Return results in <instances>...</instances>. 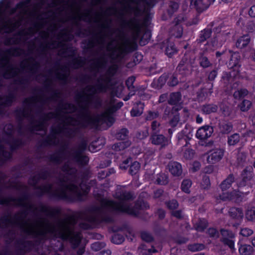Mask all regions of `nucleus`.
Listing matches in <instances>:
<instances>
[{"mask_svg": "<svg viewBox=\"0 0 255 255\" xmlns=\"http://www.w3.org/2000/svg\"><path fill=\"white\" fill-rule=\"evenodd\" d=\"M113 86L112 78L111 76L105 75L101 76L97 80V83L94 86H88L86 90L90 93L87 96H85L82 93H78L76 95V99L80 100L84 105L93 104L95 106H100V99L95 96V94L104 93L110 90Z\"/></svg>", "mask_w": 255, "mask_h": 255, "instance_id": "f257e3e1", "label": "nucleus"}, {"mask_svg": "<svg viewBox=\"0 0 255 255\" xmlns=\"http://www.w3.org/2000/svg\"><path fill=\"white\" fill-rule=\"evenodd\" d=\"M91 104H88L80 107V118L81 119L79 121L71 116L64 117L65 120L69 124L75 122L76 125L83 128H87L88 126L97 127L100 123H109L111 125L114 124L115 122L114 118L110 114L107 113L91 116L88 107Z\"/></svg>", "mask_w": 255, "mask_h": 255, "instance_id": "f03ea898", "label": "nucleus"}, {"mask_svg": "<svg viewBox=\"0 0 255 255\" xmlns=\"http://www.w3.org/2000/svg\"><path fill=\"white\" fill-rule=\"evenodd\" d=\"M60 188L50 193L51 199L71 203L84 201L85 196L77 185L74 183L65 184L63 179H60Z\"/></svg>", "mask_w": 255, "mask_h": 255, "instance_id": "7ed1b4c3", "label": "nucleus"}, {"mask_svg": "<svg viewBox=\"0 0 255 255\" xmlns=\"http://www.w3.org/2000/svg\"><path fill=\"white\" fill-rule=\"evenodd\" d=\"M116 198L119 202L109 200L104 202V205L109 207L112 211L117 214L121 213L126 214L134 217H137L138 212L129 205L124 203V201L131 200L133 199L132 194L130 192L120 191L116 194Z\"/></svg>", "mask_w": 255, "mask_h": 255, "instance_id": "20e7f679", "label": "nucleus"}, {"mask_svg": "<svg viewBox=\"0 0 255 255\" xmlns=\"http://www.w3.org/2000/svg\"><path fill=\"white\" fill-rule=\"evenodd\" d=\"M39 110L37 111V113L41 114L39 120L31 122L27 128V130L31 133H33L34 131L45 130L47 126V122L51 119L57 118L58 116H60V113L62 112L61 110H73L75 111L76 107L72 103L61 102L59 104L56 113L51 112L44 113L42 112V109L41 108L39 107Z\"/></svg>", "mask_w": 255, "mask_h": 255, "instance_id": "39448f33", "label": "nucleus"}, {"mask_svg": "<svg viewBox=\"0 0 255 255\" xmlns=\"http://www.w3.org/2000/svg\"><path fill=\"white\" fill-rule=\"evenodd\" d=\"M24 50L20 47H12L6 49L1 54V58L0 59V67H6V69L3 73V77L5 79H9L16 76V68L9 61L11 56H19L24 54Z\"/></svg>", "mask_w": 255, "mask_h": 255, "instance_id": "423d86ee", "label": "nucleus"}, {"mask_svg": "<svg viewBox=\"0 0 255 255\" xmlns=\"http://www.w3.org/2000/svg\"><path fill=\"white\" fill-rule=\"evenodd\" d=\"M234 182V177L232 174L229 175L228 177L224 180L220 184V187L223 191V193L219 195V198L223 201L231 200L234 199V196H236V202H242L247 200L246 196L247 193H242L240 192L234 191L231 193L225 192L230 188L232 184Z\"/></svg>", "mask_w": 255, "mask_h": 255, "instance_id": "0eeeda50", "label": "nucleus"}, {"mask_svg": "<svg viewBox=\"0 0 255 255\" xmlns=\"http://www.w3.org/2000/svg\"><path fill=\"white\" fill-rule=\"evenodd\" d=\"M78 128H65L57 126L56 128H51L50 134L40 141V146L46 147L52 144H55V140L56 139V134L63 133L68 137H73L78 132Z\"/></svg>", "mask_w": 255, "mask_h": 255, "instance_id": "6e6552de", "label": "nucleus"}, {"mask_svg": "<svg viewBox=\"0 0 255 255\" xmlns=\"http://www.w3.org/2000/svg\"><path fill=\"white\" fill-rule=\"evenodd\" d=\"M137 48V45L135 40L125 38L123 47L113 49L110 58L112 60L121 59L125 55L136 50Z\"/></svg>", "mask_w": 255, "mask_h": 255, "instance_id": "1a4fd4ad", "label": "nucleus"}, {"mask_svg": "<svg viewBox=\"0 0 255 255\" xmlns=\"http://www.w3.org/2000/svg\"><path fill=\"white\" fill-rule=\"evenodd\" d=\"M30 0H23L18 2L14 7H11V2L9 0H2L0 1V22H2L3 24H7L6 22L9 18L8 17H2L3 14V9H9V14H14L17 9H23L27 7L28 4L30 3Z\"/></svg>", "mask_w": 255, "mask_h": 255, "instance_id": "9d476101", "label": "nucleus"}, {"mask_svg": "<svg viewBox=\"0 0 255 255\" xmlns=\"http://www.w3.org/2000/svg\"><path fill=\"white\" fill-rule=\"evenodd\" d=\"M191 132V129H189L188 133L185 129H183L178 132L177 135L178 144H183L182 146V150L184 151L183 156L185 159L189 160L191 159V147L190 143L191 138L189 136Z\"/></svg>", "mask_w": 255, "mask_h": 255, "instance_id": "9b49d317", "label": "nucleus"}, {"mask_svg": "<svg viewBox=\"0 0 255 255\" xmlns=\"http://www.w3.org/2000/svg\"><path fill=\"white\" fill-rule=\"evenodd\" d=\"M58 236L63 241L68 240L74 248L79 246L82 239L80 233L73 234V231L68 227H65L64 231L58 232Z\"/></svg>", "mask_w": 255, "mask_h": 255, "instance_id": "f8f14e48", "label": "nucleus"}, {"mask_svg": "<svg viewBox=\"0 0 255 255\" xmlns=\"http://www.w3.org/2000/svg\"><path fill=\"white\" fill-rule=\"evenodd\" d=\"M86 148L87 143L85 141H82L79 144L76 150L72 153L74 160L81 166L87 165L89 161V157L83 154Z\"/></svg>", "mask_w": 255, "mask_h": 255, "instance_id": "ddd939ff", "label": "nucleus"}, {"mask_svg": "<svg viewBox=\"0 0 255 255\" xmlns=\"http://www.w3.org/2000/svg\"><path fill=\"white\" fill-rule=\"evenodd\" d=\"M27 215L26 211H22L15 214L12 218L11 214L8 213L0 219V227H7L8 225H18L19 222L22 221Z\"/></svg>", "mask_w": 255, "mask_h": 255, "instance_id": "4468645a", "label": "nucleus"}, {"mask_svg": "<svg viewBox=\"0 0 255 255\" xmlns=\"http://www.w3.org/2000/svg\"><path fill=\"white\" fill-rule=\"evenodd\" d=\"M40 178L37 174L30 177L28 179V184L38 190L36 192V194L38 197H41L45 194H47L50 197L51 193H52V185L51 184H47L41 186H36L37 184L40 180Z\"/></svg>", "mask_w": 255, "mask_h": 255, "instance_id": "2eb2a0df", "label": "nucleus"}, {"mask_svg": "<svg viewBox=\"0 0 255 255\" xmlns=\"http://www.w3.org/2000/svg\"><path fill=\"white\" fill-rule=\"evenodd\" d=\"M181 109V107L180 106H174L173 107L167 106L164 108V118L173 116L169 122V124L171 128H175L178 125L179 121L178 111Z\"/></svg>", "mask_w": 255, "mask_h": 255, "instance_id": "dca6fc26", "label": "nucleus"}, {"mask_svg": "<svg viewBox=\"0 0 255 255\" xmlns=\"http://www.w3.org/2000/svg\"><path fill=\"white\" fill-rule=\"evenodd\" d=\"M38 240L29 241L24 239H19L16 242V244L18 246V250L22 253L30 252L32 249H35L39 245Z\"/></svg>", "mask_w": 255, "mask_h": 255, "instance_id": "f3484780", "label": "nucleus"}, {"mask_svg": "<svg viewBox=\"0 0 255 255\" xmlns=\"http://www.w3.org/2000/svg\"><path fill=\"white\" fill-rule=\"evenodd\" d=\"M215 0H192V3L198 13L206 9ZM200 20L199 14H197L196 17L192 19V24H197Z\"/></svg>", "mask_w": 255, "mask_h": 255, "instance_id": "a211bd4d", "label": "nucleus"}, {"mask_svg": "<svg viewBox=\"0 0 255 255\" xmlns=\"http://www.w3.org/2000/svg\"><path fill=\"white\" fill-rule=\"evenodd\" d=\"M16 100V95L14 91H10L7 95L0 96V115L4 114L3 108L11 107Z\"/></svg>", "mask_w": 255, "mask_h": 255, "instance_id": "6ab92c4d", "label": "nucleus"}, {"mask_svg": "<svg viewBox=\"0 0 255 255\" xmlns=\"http://www.w3.org/2000/svg\"><path fill=\"white\" fill-rule=\"evenodd\" d=\"M222 28V26H221L219 28L220 30H218L219 28H216V31L218 33L212 40V43L214 47H219L222 46L223 44L227 40L228 34H230V31L221 30Z\"/></svg>", "mask_w": 255, "mask_h": 255, "instance_id": "aec40b11", "label": "nucleus"}, {"mask_svg": "<svg viewBox=\"0 0 255 255\" xmlns=\"http://www.w3.org/2000/svg\"><path fill=\"white\" fill-rule=\"evenodd\" d=\"M221 234L222 235L221 241L232 250H235V234L231 231L226 229H221Z\"/></svg>", "mask_w": 255, "mask_h": 255, "instance_id": "412c9836", "label": "nucleus"}, {"mask_svg": "<svg viewBox=\"0 0 255 255\" xmlns=\"http://www.w3.org/2000/svg\"><path fill=\"white\" fill-rule=\"evenodd\" d=\"M68 148V144L66 142H64L61 145V148L58 151L49 156V160L56 164H60L63 159V157L65 154L66 150Z\"/></svg>", "mask_w": 255, "mask_h": 255, "instance_id": "4be33fe9", "label": "nucleus"}, {"mask_svg": "<svg viewBox=\"0 0 255 255\" xmlns=\"http://www.w3.org/2000/svg\"><path fill=\"white\" fill-rule=\"evenodd\" d=\"M207 157L208 163L215 164L220 161L224 155V150L220 148L211 150L208 153Z\"/></svg>", "mask_w": 255, "mask_h": 255, "instance_id": "5701e85b", "label": "nucleus"}, {"mask_svg": "<svg viewBox=\"0 0 255 255\" xmlns=\"http://www.w3.org/2000/svg\"><path fill=\"white\" fill-rule=\"evenodd\" d=\"M39 211L52 218L59 217L61 214V209L59 207H52L43 204L40 205Z\"/></svg>", "mask_w": 255, "mask_h": 255, "instance_id": "b1692460", "label": "nucleus"}, {"mask_svg": "<svg viewBox=\"0 0 255 255\" xmlns=\"http://www.w3.org/2000/svg\"><path fill=\"white\" fill-rule=\"evenodd\" d=\"M7 24H1L0 25V33L2 31L5 33H10L13 31L19 25L18 21H16L14 18H8L6 22Z\"/></svg>", "mask_w": 255, "mask_h": 255, "instance_id": "393cba45", "label": "nucleus"}, {"mask_svg": "<svg viewBox=\"0 0 255 255\" xmlns=\"http://www.w3.org/2000/svg\"><path fill=\"white\" fill-rule=\"evenodd\" d=\"M213 132L212 127L209 126H203L198 129L196 136L201 140L205 139L210 137Z\"/></svg>", "mask_w": 255, "mask_h": 255, "instance_id": "a878e982", "label": "nucleus"}, {"mask_svg": "<svg viewBox=\"0 0 255 255\" xmlns=\"http://www.w3.org/2000/svg\"><path fill=\"white\" fill-rule=\"evenodd\" d=\"M87 220L92 224H100L103 223H112L114 222V219L109 215H105L99 218L98 216H89L87 218Z\"/></svg>", "mask_w": 255, "mask_h": 255, "instance_id": "bb28decb", "label": "nucleus"}, {"mask_svg": "<svg viewBox=\"0 0 255 255\" xmlns=\"http://www.w3.org/2000/svg\"><path fill=\"white\" fill-rule=\"evenodd\" d=\"M168 169L170 173L174 176H179L182 173L181 163L177 161H170L168 165Z\"/></svg>", "mask_w": 255, "mask_h": 255, "instance_id": "cd10ccee", "label": "nucleus"}, {"mask_svg": "<svg viewBox=\"0 0 255 255\" xmlns=\"http://www.w3.org/2000/svg\"><path fill=\"white\" fill-rule=\"evenodd\" d=\"M44 89L47 91H51L52 93L51 96L49 98L42 101L43 103H46L48 101L56 100L59 98L61 95V93L59 91L57 90H53L52 89L51 87V83L49 80H47L46 81L45 84L44 85Z\"/></svg>", "mask_w": 255, "mask_h": 255, "instance_id": "c85d7f7f", "label": "nucleus"}, {"mask_svg": "<svg viewBox=\"0 0 255 255\" xmlns=\"http://www.w3.org/2000/svg\"><path fill=\"white\" fill-rule=\"evenodd\" d=\"M151 142L154 145H160L162 147L167 145V139L162 134H157L155 133L151 135L150 137Z\"/></svg>", "mask_w": 255, "mask_h": 255, "instance_id": "c756f323", "label": "nucleus"}, {"mask_svg": "<svg viewBox=\"0 0 255 255\" xmlns=\"http://www.w3.org/2000/svg\"><path fill=\"white\" fill-rule=\"evenodd\" d=\"M181 100V94L180 92H172L170 93L169 98L168 100V103L169 105V107H173L174 106H181L179 105L180 101ZM168 106L166 105L165 108Z\"/></svg>", "mask_w": 255, "mask_h": 255, "instance_id": "7c9ffc66", "label": "nucleus"}, {"mask_svg": "<svg viewBox=\"0 0 255 255\" xmlns=\"http://www.w3.org/2000/svg\"><path fill=\"white\" fill-rule=\"evenodd\" d=\"M11 141H7V143L9 145L11 151H14L24 145V142L22 139L16 138L13 137L10 138Z\"/></svg>", "mask_w": 255, "mask_h": 255, "instance_id": "2f4dec72", "label": "nucleus"}, {"mask_svg": "<svg viewBox=\"0 0 255 255\" xmlns=\"http://www.w3.org/2000/svg\"><path fill=\"white\" fill-rule=\"evenodd\" d=\"M178 50L174 42L169 41H167V45L165 48V54L169 58H171Z\"/></svg>", "mask_w": 255, "mask_h": 255, "instance_id": "473e14b6", "label": "nucleus"}, {"mask_svg": "<svg viewBox=\"0 0 255 255\" xmlns=\"http://www.w3.org/2000/svg\"><path fill=\"white\" fill-rule=\"evenodd\" d=\"M251 38L249 35H244L241 36L237 41L236 45L237 47L242 49L246 47L250 42Z\"/></svg>", "mask_w": 255, "mask_h": 255, "instance_id": "72a5a7b5", "label": "nucleus"}, {"mask_svg": "<svg viewBox=\"0 0 255 255\" xmlns=\"http://www.w3.org/2000/svg\"><path fill=\"white\" fill-rule=\"evenodd\" d=\"M86 59L84 57H78L74 58L72 61L70 62L68 65L69 67H72L74 69H78L81 67L85 64Z\"/></svg>", "mask_w": 255, "mask_h": 255, "instance_id": "f704fd0d", "label": "nucleus"}, {"mask_svg": "<svg viewBox=\"0 0 255 255\" xmlns=\"http://www.w3.org/2000/svg\"><path fill=\"white\" fill-rule=\"evenodd\" d=\"M220 131L223 134H228L233 129L232 123L226 121L221 122L219 125Z\"/></svg>", "mask_w": 255, "mask_h": 255, "instance_id": "c9c22d12", "label": "nucleus"}, {"mask_svg": "<svg viewBox=\"0 0 255 255\" xmlns=\"http://www.w3.org/2000/svg\"><path fill=\"white\" fill-rule=\"evenodd\" d=\"M229 65L232 68H239L241 66L240 55L238 53H234L232 54Z\"/></svg>", "mask_w": 255, "mask_h": 255, "instance_id": "e433bc0d", "label": "nucleus"}, {"mask_svg": "<svg viewBox=\"0 0 255 255\" xmlns=\"http://www.w3.org/2000/svg\"><path fill=\"white\" fill-rule=\"evenodd\" d=\"M63 73H58L56 74V78L65 83L67 82L68 78L69 76V68L67 66H64L61 68Z\"/></svg>", "mask_w": 255, "mask_h": 255, "instance_id": "4c0bfd02", "label": "nucleus"}, {"mask_svg": "<svg viewBox=\"0 0 255 255\" xmlns=\"http://www.w3.org/2000/svg\"><path fill=\"white\" fill-rule=\"evenodd\" d=\"M229 214L232 218L234 219H242L244 216L242 210L241 208L236 207L230 209Z\"/></svg>", "mask_w": 255, "mask_h": 255, "instance_id": "58836bf2", "label": "nucleus"}, {"mask_svg": "<svg viewBox=\"0 0 255 255\" xmlns=\"http://www.w3.org/2000/svg\"><path fill=\"white\" fill-rule=\"evenodd\" d=\"M218 109V107L217 105L213 104H209L203 105L202 107V111L206 114H210L212 113L216 112Z\"/></svg>", "mask_w": 255, "mask_h": 255, "instance_id": "ea45409f", "label": "nucleus"}, {"mask_svg": "<svg viewBox=\"0 0 255 255\" xmlns=\"http://www.w3.org/2000/svg\"><path fill=\"white\" fill-rule=\"evenodd\" d=\"M139 20L135 18H132L129 21L123 19L122 20V25L124 27H130L132 26L137 27L139 26Z\"/></svg>", "mask_w": 255, "mask_h": 255, "instance_id": "a19ab883", "label": "nucleus"}, {"mask_svg": "<svg viewBox=\"0 0 255 255\" xmlns=\"http://www.w3.org/2000/svg\"><path fill=\"white\" fill-rule=\"evenodd\" d=\"M249 91L246 89H240L236 91L234 94V98L236 100H242L249 95Z\"/></svg>", "mask_w": 255, "mask_h": 255, "instance_id": "79ce46f5", "label": "nucleus"}, {"mask_svg": "<svg viewBox=\"0 0 255 255\" xmlns=\"http://www.w3.org/2000/svg\"><path fill=\"white\" fill-rule=\"evenodd\" d=\"M190 64L191 63V57L190 55H188L187 53H185L181 61L180 62L179 64H178L177 69L180 72L181 69H183V70H185V67L184 65L185 64Z\"/></svg>", "mask_w": 255, "mask_h": 255, "instance_id": "37998d69", "label": "nucleus"}, {"mask_svg": "<svg viewBox=\"0 0 255 255\" xmlns=\"http://www.w3.org/2000/svg\"><path fill=\"white\" fill-rule=\"evenodd\" d=\"M253 248L249 245H241L239 249V251L242 255H251L253 252Z\"/></svg>", "mask_w": 255, "mask_h": 255, "instance_id": "c03bdc74", "label": "nucleus"}, {"mask_svg": "<svg viewBox=\"0 0 255 255\" xmlns=\"http://www.w3.org/2000/svg\"><path fill=\"white\" fill-rule=\"evenodd\" d=\"M241 136L239 133H234L228 137V144L230 146L236 145L240 141Z\"/></svg>", "mask_w": 255, "mask_h": 255, "instance_id": "a18cd8bd", "label": "nucleus"}, {"mask_svg": "<svg viewBox=\"0 0 255 255\" xmlns=\"http://www.w3.org/2000/svg\"><path fill=\"white\" fill-rule=\"evenodd\" d=\"M61 171L69 175H73L76 174L77 170L75 168L72 167L68 163L64 164L61 168Z\"/></svg>", "mask_w": 255, "mask_h": 255, "instance_id": "49530a36", "label": "nucleus"}, {"mask_svg": "<svg viewBox=\"0 0 255 255\" xmlns=\"http://www.w3.org/2000/svg\"><path fill=\"white\" fill-rule=\"evenodd\" d=\"M29 60L34 61V62L32 63L31 65H30V66L28 65H23L22 64H21L20 65V67L22 69H23L24 68H26L27 69L30 70L31 71L32 73L33 74L37 71V70L39 68V63L36 61H35L34 59L32 57L29 58Z\"/></svg>", "mask_w": 255, "mask_h": 255, "instance_id": "de8ad7c7", "label": "nucleus"}, {"mask_svg": "<svg viewBox=\"0 0 255 255\" xmlns=\"http://www.w3.org/2000/svg\"><path fill=\"white\" fill-rule=\"evenodd\" d=\"M128 130L126 128L121 129L116 134V138L120 140H128Z\"/></svg>", "mask_w": 255, "mask_h": 255, "instance_id": "09e8293b", "label": "nucleus"}, {"mask_svg": "<svg viewBox=\"0 0 255 255\" xmlns=\"http://www.w3.org/2000/svg\"><path fill=\"white\" fill-rule=\"evenodd\" d=\"M151 37V32L148 29H145L140 39V43L144 45L148 43Z\"/></svg>", "mask_w": 255, "mask_h": 255, "instance_id": "8fccbe9b", "label": "nucleus"}, {"mask_svg": "<svg viewBox=\"0 0 255 255\" xmlns=\"http://www.w3.org/2000/svg\"><path fill=\"white\" fill-rule=\"evenodd\" d=\"M130 144L129 140H122L115 144L114 148L117 150H122L129 147Z\"/></svg>", "mask_w": 255, "mask_h": 255, "instance_id": "3c124183", "label": "nucleus"}, {"mask_svg": "<svg viewBox=\"0 0 255 255\" xmlns=\"http://www.w3.org/2000/svg\"><path fill=\"white\" fill-rule=\"evenodd\" d=\"M125 240L124 236L120 233H115L112 237L111 242L117 245L122 244Z\"/></svg>", "mask_w": 255, "mask_h": 255, "instance_id": "603ef678", "label": "nucleus"}, {"mask_svg": "<svg viewBox=\"0 0 255 255\" xmlns=\"http://www.w3.org/2000/svg\"><path fill=\"white\" fill-rule=\"evenodd\" d=\"M252 105V102L248 100L244 99L238 105V107L242 112H247Z\"/></svg>", "mask_w": 255, "mask_h": 255, "instance_id": "864d4df0", "label": "nucleus"}, {"mask_svg": "<svg viewBox=\"0 0 255 255\" xmlns=\"http://www.w3.org/2000/svg\"><path fill=\"white\" fill-rule=\"evenodd\" d=\"M155 182L158 185H165L168 182V178L164 173H159L157 174Z\"/></svg>", "mask_w": 255, "mask_h": 255, "instance_id": "5fc2aeb1", "label": "nucleus"}, {"mask_svg": "<svg viewBox=\"0 0 255 255\" xmlns=\"http://www.w3.org/2000/svg\"><path fill=\"white\" fill-rule=\"evenodd\" d=\"M247 155L243 151H241V149H238V152L237 155V162L239 166H243L246 161Z\"/></svg>", "mask_w": 255, "mask_h": 255, "instance_id": "6e6d98bb", "label": "nucleus"}, {"mask_svg": "<svg viewBox=\"0 0 255 255\" xmlns=\"http://www.w3.org/2000/svg\"><path fill=\"white\" fill-rule=\"evenodd\" d=\"M23 232L28 235H33L34 237L40 239H43L46 236V232L43 231L38 232H35L30 230H25L23 231Z\"/></svg>", "mask_w": 255, "mask_h": 255, "instance_id": "4d7b16f0", "label": "nucleus"}, {"mask_svg": "<svg viewBox=\"0 0 255 255\" xmlns=\"http://www.w3.org/2000/svg\"><path fill=\"white\" fill-rule=\"evenodd\" d=\"M140 236L141 240L146 243H151L154 241V238L151 234L147 231H141Z\"/></svg>", "mask_w": 255, "mask_h": 255, "instance_id": "13d9d810", "label": "nucleus"}, {"mask_svg": "<svg viewBox=\"0 0 255 255\" xmlns=\"http://www.w3.org/2000/svg\"><path fill=\"white\" fill-rule=\"evenodd\" d=\"M140 168V163L137 161H134L129 166L128 173L132 176L134 175L138 172Z\"/></svg>", "mask_w": 255, "mask_h": 255, "instance_id": "bf43d9fd", "label": "nucleus"}, {"mask_svg": "<svg viewBox=\"0 0 255 255\" xmlns=\"http://www.w3.org/2000/svg\"><path fill=\"white\" fill-rule=\"evenodd\" d=\"M212 33V31L210 28H206L201 31L200 38L198 39L199 42H202L205 41L208 38H209Z\"/></svg>", "mask_w": 255, "mask_h": 255, "instance_id": "052dcab7", "label": "nucleus"}, {"mask_svg": "<svg viewBox=\"0 0 255 255\" xmlns=\"http://www.w3.org/2000/svg\"><path fill=\"white\" fill-rule=\"evenodd\" d=\"M15 114L16 119L19 122L22 121V118H26L29 116L28 112L25 109L16 110L15 111Z\"/></svg>", "mask_w": 255, "mask_h": 255, "instance_id": "680f3d73", "label": "nucleus"}, {"mask_svg": "<svg viewBox=\"0 0 255 255\" xmlns=\"http://www.w3.org/2000/svg\"><path fill=\"white\" fill-rule=\"evenodd\" d=\"M133 208L138 212L137 210L148 209L149 208V205L147 202L144 201H136Z\"/></svg>", "mask_w": 255, "mask_h": 255, "instance_id": "e2e57ef3", "label": "nucleus"}, {"mask_svg": "<svg viewBox=\"0 0 255 255\" xmlns=\"http://www.w3.org/2000/svg\"><path fill=\"white\" fill-rule=\"evenodd\" d=\"M191 186V180L189 179H184L181 183V188L182 190L186 193L190 192V187Z\"/></svg>", "mask_w": 255, "mask_h": 255, "instance_id": "0e129e2a", "label": "nucleus"}, {"mask_svg": "<svg viewBox=\"0 0 255 255\" xmlns=\"http://www.w3.org/2000/svg\"><path fill=\"white\" fill-rule=\"evenodd\" d=\"M176 25L173 27V35L176 38H180L183 34V28L178 25V21H176Z\"/></svg>", "mask_w": 255, "mask_h": 255, "instance_id": "69168bd1", "label": "nucleus"}, {"mask_svg": "<svg viewBox=\"0 0 255 255\" xmlns=\"http://www.w3.org/2000/svg\"><path fill=\"white\" fill-rule=\"evenodd\" d=\"M246 218L249 221H253L255 219V207H252L247 209L246 212Z\"/></svg>", "mask_w": 255, "mask_h": 255, "instance_id": "338daca9", "label": "nucleus"}, {"mask_svg": "<svg viewBox=\"0 0 255 255\" xmlns=\"http://www.w3.org/2000/svg\"><path fill=\"white\" fill-rule=\"evenodd\" d=\"M167 208L171 210H173L177 209L178 207L179 204L177 201L175 199H172L165 203Z\"/></svg>", "mask_w": 255, "mask_h": 255, "instance_id": "774afa93", "label": "nucleus"}]
</instances>
